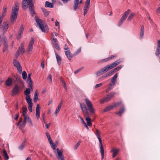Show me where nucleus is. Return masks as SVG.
I'll list each match as a JSON object with an SVG mask.
<instances>
[{
    "instance_id": "9d476101",
    "label": "nucleus",
    "mask_w": 160,
    "mask_h": 160,
    "mask_svg": "<svg viewBox=\"0 0 160 160\" xmlns=\"http://www.w3.org/2000/svg\"><path fill=\"white\" fill-rule=\"evenodd\" d=\"M34 43V40L33 38H31L30 41L27 49V52L28 53H30L33 49V45Z\"/></svg>"
},
{
    "instance_id": "7ed1b4c3",
    "label": "nucleus",
    "mask_w": 160,
    "mask_h": 160,
    "mask_svg": "<svg viewBox=\"0 0 160 160\" xmlns=\"http://www.w3.org/2000/svg\"><path fill=\"white\" fill-rule=\"evenodd\" d=\"M95 135L97 138L98 139L99 142V147L100 148V152L101 153L102 158L103 159L104 158V152L103 148V147L102 144V140L100 138V131L97 129H96V132L95 133Z\"/></svg>"
},
{
    "instance_id": "774afa93",
    "label": "nucleus",
    "mask_w": 160,
    "mask_h": 160,
    "mask_svg": "<svg viewBox=\"0 0 160 160\" xmlns=\"http://www.w3.org/2000/svg\"><path fill=\"white\" fill-rule=\"evenodd\" d=\"M32 105H30L28 106V108L29 110V111L31 112H32Z\"/></svg>"
},
{
    "instance_id": "f3484780",
    "label": "nucleus",
    "mask_w": 160,
    "mask_h": 160,
    "mask_svg": "<svg viewBox=\"0 0 160 160\" xmlns=\"http://www.w3.org/2000/svg\"><path fill=\"white\" fill-rule=\"evenodd\" d=\"M36 117L37 119H38L40 117V107H39V105L38 104L37 105L36 109Z\"/></svg>"
},
{
    "instance_id": "72a5a7b5",
    "label": "nucleus",
    "mask_w": 160,
    "mask_h": 160,
    "mask_svg": "<svg viewBox=\"0 0 160 160\" xmlns=\"http://www.w3.org/2000/svg\"><path fill=\"white\" fill-rule=\"evenodd\" d=\"M30 93V90L29 88H27L25 91H24V94L26 96V97L28 96H30L29 94Z\"/></svg>"
},
{
    "instance_id": "4468645a",
    "label": "nucleus",
    "mask_w": 160,
    "mask_h": 160,
    "mask_svg": "<svg viewBox=\"0 0 160 160\" xmlns=\"http://www.w3.org/2000/svg\"><path fill=\"white\" fill-rule=\"evenodd\" d=\"M121 103V102L117 103L114 105L107 107L104 109H103V111L104 112H106L110 111L112 108L116 107L117 106H118Z\"/></svg>"
},
{
    "instance_id": "09e8293b",
    "label": "nucleus",
    "mask_w": 160,
    "mask_h": 160,
    "mask_svg": "<svg viewBox=\"0 0 160 160\" xmlns=\"http://www.w3.org/2000/svg\"><path fill=\"white\" fill-rule=\"evenodd\" d=\"M61 82L62 83V85H63L64 89H65V90H66L67 89V87L66 86L65 82L62 80H61Z\"/></svg>"
},
{
    "instance_id": "a19ab883",
    "label": "nucleus",
    "mask_w": 160,
    "mask_h": 160,
    "mask_svg": "<svg viewBox=\"0 0 160 160\" xmlns=\"http://www.w3.org/2000/svg\"><path fill=\"white\" fill-rule=\"evenodd\" d=\"M134 15L135 13L133 12L130 13L127 19V21H130L131 19H132L133 18Z\"/></svg>"
},
{
    "instance_id": "5fc2aeb1",
    "label": "nucleus",
    "mask_w": 160,
    "mask_h": 160,
    "mask_svg": "<svg viewBox=\"0 0 160 160\" xmlns=\"http://www.w3.org/2000/svg\"><path fill=\"white\" fill-rule=\"evenodd\" d=\"M48 78L49 79L51 83H52V76L51 74H49L48 76Z\"/></svg>"
},
{
    "instance_id": "2eb2a0df",
    "label": "nucleus",
    "mask_w": 160,
    "mask_h": 160,
    "mask_svg": "<svg viewBox=\"0 0 160 160\" xmlns=\"http://www.w3.org/2000/svg\"><path fill=\"white\" fill-rule=\"evenodd\" d=\"M80 106L83 113L84 114L86 113L88 114L87 109L85 104L83 103H81L80 104Z\"/></svg>"
},
{
    "instance_id": "e433bc0d",
    "label": "nucleus",
    "mask_w": 160,
    "mask_h": 160,
    "mask_svg": "<svg viewBox=\"0 0 160 160\" xmlns=\"http://www.w3.org/2000/svg\"><path fill=\"white\" fill-rule=\"evenodd\" d=\"M42 10L43 11L45 16L47 17L48 15L49 14V11H47V10L44 8H42Z\"/></svg>"
},
{
    "instance_id": "f8f14e48",
    "label": "nucleus",
    "mask_w": 160,
    "mask_h": 160,
    "mask_svg": "<svg viewBox=\"0 0 160 160\" xmlns=\"http://www.w3.org/2000/svg\"><path fill=\"white\" fill-rule=\"evenodd\" d=\"M108 71L106 66L104 67L103 68L100 69L96 72V74L98 76H100L104 72Z\"/></svg>"
},
{
    "instance_id": "4c0bfd02",
    "label": "nucleus",
    "mask_w": 160,
    "mask_h": 160,
    "mask_svg": "<svg viewBox=\"0 0 160 160\" xmlns=\"http://www.w3.org/2000/svg\"><path fill=\"white\" fill-rule=\"evenodd\" d=\"M61 107L59 106H58L55 112V114L56 115V116H57L58 114V113L60 111Z\"/></svg>"
},
{
    "instance_id": "393cba45",
    "label": "nucleus",
    "mask_w": 160,
    "mask_h": 160,
    "mask_svg": "<svg viewBox=\"0 0 160 160\" xmlns=\"http://www.w3.org/2000/svg\"><path fill=\"white\" fill-rule=\"evenodd\" d=\"M117 66V64H116L115 62H114L111 64L110 65H108L106 66L109 71V70Z\"/></svg>"
},
{
    "instance_id": "680f3d73",
    "label": "nucleus",
    "mask_w": 160,
    "mask_h": 160,
    "mask_svg": "<svg viewBox=\"0 0 160 160\" xmlns=\"http://www.w3.org/2000/svg\"><path fill=\"white\" fill-rule=\"evenodd\" d=\"M156 13L158 14H160V6L157 9Z\"/></svg>"
},
{
    "instance_id": "0eeeda50",
    "label": "nucleus",
    "mask_w": 160,
    "mask_h": 160,
    "mask_svg": "<svg viewBox=\"0 0 160 160\" xmlns=\"http://www.w3.org/2000/svg\"><path fill=\"white\" fill-rule=\"evenodd\" d=\"M85 102L90 112L92 113H94V109L92 107V105L90 101L88 98H86L85 99Z\"/></svg>"
},
{
    "instance_id": "8fccbe9b",
    "label": "nucleus",
    "mask_w": 160,
    "mask_h": 160,
    "mask_svg": "<svg viewBox=\"0 0 160 160\" xmlns=\"http://www.w3.org/2000/svg\"><path fill=\"white\" fill-rule=\"evenodd\" d=\"M80 143L81 141H79L74 147V150H76L77 149L78 146L80 145Z\"/></svg>"
},
{
    "instance_id": "0e129e2a",
    "label": "nucleus",
    "mask_w": 160,
    "mask_h": 160,
    "mask_svg": "<svg viewBox=\"0 0 160 160\" xmlns=\"http://www.w3.org/2000/svg\"><path fill=\"white\" fill-rule=\"evenodd\" d=\"M110 59V58L109 57H108V58H105V59L102 60V62H106V61H108V60H109Z\"/></svg>"
},
{
    "instance_id": "f03ea898",
    "label": "nucleus",
    "mask_w": 160,
    "mask_h": 160,
    "mask_svg": "<svg viewBox=\"0 0 160 160\" xmlns=\"http://www.w3.org/2000/svg\"><path fill=\"white\" fill-rule=\"evenodd\" d=\"M50 144L52 149L55 150L54 151V153L56 155V157L58 160H65L64 156L62 155V152L60 151L58 148H57L56 151L55 150L57 145L55 144L53 142L52 143V144Z\"/></svg>"
},
{
    "instance_id": "49530a36",
    "label": "nucleus",
    "mask_w": 160,
    "mask_h": 160,
    "mask_svg": "<svg viewBox=\"0 0 160 160\" xmlns=\"http://www.w3.org/2000/svg\"><path fill=\"white\" fill-rule=\"evenodd\" d=\"M22 77L23 79H25L27 78V74L25 71H23L22 72Z\"/></svg>"
},
{
    "instance_id": "6ab92c4d",
    "label": "nucleus",
    "mask_w": 160,
    "mask_h": 160,
    "mask_svg": "<svg viewBox=\"0 0 160 160\" xmlns=\"http://www.w3.org/2000/svg\"><path fill=\"white\" fill-rule=\"evenodd\" d=\"M119 151V149L115 148H112L110 151L111 152H112V157L113 158H115L117 155L118 152Z\"/></svg>"
},
{
    "instance_id": "423d86ee",
    "label": "nucleus",
    "mask_w": 160,
    "mask_h": 160,
    "mask_svg": "<svg viewBox=\"0 0 160 160\" xmlns=\"http://www.w3.org/2000/svg\"><path fill=\"white\" fill-rule=\"evenodd\" d=\"M18 11L17 10L12 9V11L11 15V21L12 22H14L16 21L17 18Z\"/></svg>"
},
{
    "instance_id": "4d7b16f0",
    "label": "nucleus",
    "mask_w": 160,
    "mask_h": 160,
    "mask_svg": "<svg viewBox=\"0 0 160 160\" xmlns=\"http://www.w3.org/2000/svg\"><path fill=\"white\" fill-rule=\"evenodd\" d=\"M79 118H80L81 122L82 123V124H85L86 122L82 118L81 116H79Z\"/></svg>"
},
{
    "instance_id": "79ce46f5",
    "label": "nucleus",
    "mask_w": 160,
    "mask_h": 160,
    "mask_svg": "<svg viewBox=\"0 0 160 160\" xmlns=\"http://www.w3.org/2000/svg\"><path fill=\"white\" fill-rule=\"evenodd\" d=\"M28 85L29 87V88L32 89V80L31 79H30V80H28Z\"/></svg>"
},
{
    "instance_id": "052dcab7",
    "label": "nucleus",
    "mask_w": 160,
    "mask_h": 160,
    "mask_svg": "<svg viewBox=\"0 0 160 160\" xmlns=\"http://www.w3.org/2000/svg\"><path fill=\"white\" fill-rule=\"evenodd\" d=\"M102 85V83L97 84L95 85V88H97L100 87Z\"/></svg>"
},
{
    "instance_id": "a18cd8bd",
    "label": "nucleus",
    "mask_w": 160,
    "mask_h": 160,
    "mask_svg": "<svg viewBox=\"0 0 160 160\" xmlns=\"http://www.w3.org/2000/svg\"><path fill=\"white\" fill-rule=\"evenodd\" d=\"M116 71H115V70L114 69L107 73V74L108 75V76H110L112 75V74H113Z\"/></svg>"
},
{
    "instance_id": "69168bd1",
    "label": "nucleus",
    "mask_w": 160,
    "mask_h": 160,
    "mask_svg": "<svg viewBox=\"0 0 160 160\" xmlns=\"http://www.w3.org/2000/svg\"><path fill=\"white\" fill-rule=\"evenodd\" d=\"M121 62V60L120 59L116 61L115 62L117 64V65L119 64Z\"/></svg>"
},
{
    "instance_id": "de8ad7c7",
    "label": "nucleus",
    "mask_w": 160,
    "mask_h": 160,
    "mask_svg": "<svg viewBox=\"0 0 160 160\" xmlns=\"http://www.w3.org/2000/svg\"><path fill=\"white\" fill-rule=\"evenodd\" d=\"M25 145V142H23L22 143L20 146L19 147V149L20 150H22L24 147Z\"/></svg>"
},
{
    "instance_id": "e2e57ef3",
    "label": "nucleus",
    "mask_w": 160,
    "mask_h": 160,
    "mask_svg": "<svg viewBox=\"0 0 160 160\" xmlns=\"http://www.w3.org/2000/svg\"><path fill=\"white\" fill-rule=\"evenodd\" d=\"M123 22L120 20L119 21L118 25V27H120L123 23Z\"/></svg>"
},
{
    "instance_id": "ddd939ff",
    "label": "nucleus",
    "mask_w": 160,
    "mask_h": 160,
    "mask_svg": "<svg viewBox=\"0 0 160 160\" xmlns=\"http://www.w3.org/2000/svg\"><path fill=\"white\" fill-rule=\"evenodd\" d=\"M8 28V23L6 22H4L1 27L2 31L3 34L7 32Z\"/></svg>"
},
{
    "instance_id": "a878e982",
    "label": "nucleus",
    "mask_w": 160,
    "mask_h": 160,
    "mask_svg": "<svg viewBox=\"0 0 160 160\" xmlns=\"http://www.w3.org/2000/svg\"><path fill=\"white\" fill-rule=\"evenodd\" d=\"M144 31V27L143 25H142L141 27L140 33V38L141 39H142L143 38Z\"/></svg>"
},
{
    "instance_id": "6e6552de",
    "label": "nucleus",
    "mask_w": 160,
    "mask_h": 160,
    "mask_svg": "<svg viewBox=\"0 0 160 160\" xmlns=\"http://www.w3.org/2000/svg\"><path fill=\"white\" fill-rule=\"evenodd\" d=\"M13 63L14 67L17 68L18 72L21 73L22 72V67L19 62L16 59H14Z\"/></svg>"
},
{
    "instance_id": "c03bdc74",
    "label": "nucleus",
    "mask_w": 160,
    "mask_h": 160,
    "mask_svg": "<svg viewBox=\"0 0 160 160\" xmlns=\"http://www.w3.org/2000/svg\"><path fill=\"white\" fill-rule=\"evenodd\" d=\"M116 71H115V70L114 69L107 73V74L108 75V76H110L112 75V74H113Z\"/></svg>"
},
{
    "instance_id": "603ef678",
    "label": "nucleus",
    "mask_w": 160,
    "mask_h": 160,
    "mask_svg": "<svg viewBox=\"0 0 160 160\" xmlns=\"http://www.w3.org/2000/svg\"><path fill=\"white\" fill-rule=\"evenodd\" d=\"M122 67H123V66L122 65H120L118 66L117 68H115L114 69L115 70V71H116H116H118L120 69H121Z\"/></svg>"
},
{
    "instance_id": "338daca9",
    "label": "nucleus",
    "mask_w": 160,
    "mask_h": 160,
    "mask_svg": "<svg viewBox=\"0 0 160 160\" xmlns=\"http://www.w3.org/2000/svg\"><path fill=\"white\" fill-rule=\"evenodd\" d=\"M81 49L80 48L79 49H78V50H77L76 51V52L75 53V55H76V54H77L81 52Z\"/></svg>"
},
{
    "instance_id": "f257e3e1",
    "label": "nucleus",
    "mask_w": 160,
    "mask_h": 160,
    "mask_svg": "<svg viewBox=\"0 0 160 160\" xmlns=\"http://www.w3.org/2000/svg\"><path fill=\"white\" fill-rule=\"evenodd\" d=\"M35 19L39 28L42 32H48V26L44 21L38 19L36 16L35 17Z\"/></svg>"
},
{
    "instance_id": "6e6d98bb",
    "label": "nucleus",
    "mask_w": 160,
    "mask_h": 160,
    "mask_svg": "<svg viewBox=\"0 0 160 160\" xmlns=\"http://www.w3.org/2000/svg\"><path fill=\"white\" fill-rule=\"evenodd\" d=\"M55 46V48L58 50H59L60 49V48L58 44V43H56L54 44Z\"/></svg>"
},
{
    "instance_id": "37998d69",
    "label": "nucleus",
    "mask_w": 160,
    "mask_h": 160,
    "mask_svg": "<svg viewBox=\"0 0 160 160\" xmlns=\"http://www.w3.org/2000/svg\"><path fill=\"white\" fill-rule=\"evenodd\" d=\"M23 116L24 117V119L23 121H26V122H28L29 120L31 119L28 115L24 116Z\"/></svg>"
},
{
    "instance_id": "bf43d9fd",
    "label": "nucleus",
    "mask_w": 160,
    "mask_h": 160,
    "mask_svg": "<svg viewBox=\"0 0 160 160\" xmlns=\"http://www.w3.org/2000/svg\"><path fill=\"white\" fill-rule=\"evenodd\" d=\"M52 41V42L54 44H56V43H58V41L57 40V39L56 38H53Z\"/></svg>"
},
{
    "instance_id": "9b49d317",
    "label": "nucleus",
    "mask_w": 160,
    "mask_h": 160,
    "mask_svg": "<svg viewBox=\"0 0 160 160\" xmlns=\"http://www.w3.org/2000/svg\"><path fill=\"white\" fill-rule=\"evenodd\" d=\"M20 89V87L18 85H15L12 91V95L13 96L14 95L18 94L19 92Z\"/></svg>"
},
{
    "instance_id": "58836bf2",
    "label": "nucleus",
    "mask_w": 160,
    "mask_h": 160,
    "mask_svg": "<svg viewBox=\"0 0 160 160\" xmlns=\"http://www.w3.org/2000/svg\"><path fill=\"white\" fill-rule=\"evenodd\" d=\"M7 11V8L6 7H3V8L2 13L1 16H2L3 17H4L6 14V12Z\"/></svg>"
},
{
    "instance_id": "5701e85b",
    "label": "nucleus",
    "mask_w": 160,
    "mask_h": 160,
    "mask_svg": "<svg viewBox=\"0 0 160 160\" xmlns=\"http://www.w3.org/2000/svg\"><path fill=\"white\" fill-rule=\"evenodd\" d=\"M118 77V73H116L114 76L112 78L111 82L112 83V84L113 85H115V82L116 81L117 78Z\"/></svg>"
},
{
    "instance_id": "13d9d810",
    "label": "nucleus",
    "mask_w": 160,
    "mask_h": 160,
    "mask_svg": "<svg viewBox=\"0 0 160 160\" xmlns=\"http://www.w3.org/2000/svg\"><path fill=\"white\" fill-rule=\"evenodd\" d=\"M28 122L29 123V126L30 127H31L33 126V124L31 119L29 120Z\"/></svg>"
},
{
    "instance_id": "c756f323",
    "label": "nucleus",
    "mask_w": 160,
    "mask_h": 160,
    "mask_svg": "<svg viewBox=\"0 0 160 160\" xmlns=\"http://www.w3.org/2000/svg\"><path fill=\"white\" fill-rule=\"evenodd\" d=\"M19 3L18 2H15V6L13 8H12V10L14 9L15 10H17V11H18V9H19Z\"/></svg>"
},
{
    "instance_id": "ea45409f",
    "label": "nucleus",
    "mask_w": 160,
    "mask_h": 160,
    "mask_svg": "<svg viewBox=\"0 0 160 160\" xmlns=\"http://www.w3.org/2000/svg\"><path fill=\"white\" fill-rule=\"evenodd\" d=\"M38 99V94L37 93V92H36L34 94V97L33 99V101L34 102H37V100Z\"/></svg>"
},
{
    "instance_id": "b1692460",
    "label": "nucleus",
    "mask_w": 160,
    "mask_h": 160,
    "mask_svg": "<svg viewBox=\"0 0 160 160\" xmlns=\"http://www.w3.org/2000/svg\"><path fill=\"white\" fill-rule=\"evenodd\" d=\"M23 30V28L22 26H21L20 28V29L19 30L18 34L17 35V38L18 39H19L20 38V36L22 34V32Z\"/></svg>"
},
{
    "instance_id": "c9c22d12",
    "label": "nucleus",
    "mask_w": 160,
    "mask_h": 160,
    "mask_svg": "<svg viewBox=\"0 0 160 160\" xmlns=\"http://www.w3.org/2000/svg\"><path fill=\"white\" fill-rule=\"evenodd\" d=\"M160 53V47H157L156 50L155 52L156 55L158 57Z\"/></svg>"
},
{
    "instance_id": "dca6fc26",
    "label": "nucleus",
    "mask_w": 160,
    "mask_h": 160,
    "mask_svg": "<svg viewBox=\"0 0 160 160\" xmlns=\"http://www.w3.org/2000/svg\"><path fill=\"white\" fill-rule=\"evenodd\" d=\"M82 2V1L81 0L79 2V0H74V10H76L78 8V5L79 3H81Z\"/></svg>"
},
{
    "instance_id": "39448f33",
    "label": "nucleus",
    "mask_w": 160,
    "mask_h": 160,
    "mask_svg": "<svg viewBox=\"0 0 160 160\" xmlns=\"http://www.w3.org/2000/svg\"><path fill=\"white\" fill-rule=\"evenodd\" d=\"M22 7L24 9H26L28 6L33 5L32 0H22Z\"/></svg>"
},
{
    "instance_id": "4be33fe9",
    "label": "nucleus",
    "mask_w": 160,
    "mask_h": 160,
    "mask_svg": "<svg viewBox=\"0 0 160 160\" xmlns=\"http://www.w3.org/2000/svg\"><path fill=\"white\" fill-rule=\"evenodd\" d=\"M26 99L28 106L33 105V104L32 102V99L30 98V96L26 97Z\"/></svg>"
},
{
    "instance_id": "c85d7f7f",
    "label": "nucleus",
    "mask_w": 160,
    "mask_h": 160,
    "mask_svg": "<svg viewBox=\"0 0 160 160\" xmlns=\"http://www.w3.org/2000/svg\"><path fill=\"white\" fill-rule=\"evenodd\" d=\"M45 7H46L52 8L53 7V3H50L48 1H46L45 2Z\"/></svg>"
},
{
    "instance_id": "1a4fd4ad",
    "label": "nucleus",
    "mask_w": 160,
    "mask_h": 160,
    "mask_svg": "<svg viewBox=\"0 0 160 160\" xmlns=\"http://www.w3.org/2000/svg\"><path fill=\"white\" fill-rule=\"evenodd\" d=\"M90 1V0H87L86 2L85 5L84 6L83 9V15L84 16L87 14L89 8Z\"/></svg>"
},
{
    "instance_id": "864d4df0",
    "label": "nucleus",
    "mask_w": 160,
    "mask_h": 160,
    "mask_svg": "<svg viewBox=\"0 0 160 160\" xmlns=\"http://www.w3.org/2000/svg\"><path fill=\"white\" fill-rule=\"evenodd\" d=\"M26 123V121H23L22 123L20 125L19 128H24L25 126Z\"/></svg>"
},
{
    "instance_id": "f704fd0d",
    "label": "nucleus",
    "mask_w": 160,
    "mask_h": 160,
    "mask_svg": "<svg viewBox=\"0 0 160 160\" xmlns=\"http://www.w3.org/2000/svg\"><path fill=\"white\" fill-rule=\"evenodd\" d=\"M27 109L26 107H23V111L22 114L23 116L28 115L27 112Z\"/></svg>"
},
{
    "instance_id": "2f4dec72",
    "label": "nucleus",
    "mask_w": 160,
    "mask_h": 160,
    "mask_svg": "<svg viewBox=\"0 0 160 160\" xmlns=\"http://www.w3.org/2000/svg\"><path fill=\"white\" fill-rule=\"evenodd\" d=\"M3 152L4 159L6 160H8L9 159V157L6 151L5 150H3Z\"/></svg>"
},
{
    "instance_id": "412c9836",
    "label": "nucleus",
    "mask_w": 160,
    "mask_h": 160,
    "mask_svg": "<svg viewBox=\"0 0 160 160\" xmlns=\"http://www.w3.org/2000/svg\"><path fill=\"white\" fill-rule=\"evenodd\" d=\"M29 10L30 12V13L32 16H33L34 13V7L33 5H30L29 7Z\"/></svg>"
},
{
    "instance_id": "20e7f679",
    "label": "nucleus",
    "mask_w": 160,
    "mask_h": 160,
    "mask_svg": "<svg viewBox=\"0 0 160 160\" xmlns=\"http://www.w3.org/2000/svg\"><path fill=\"white\" fill-rule=\"evenodd\" d=\"M115 94V92H113L108 94L103 99L100 100V103L102 104L104 102L109 101L114 96Z\"/></svg>"
},
{
    "instance_id": "3c124183",
    "label": "nucleus",
    "mask_w": 160,
    "mask_h": 160,
    "mask_svg": "<svg viewBox=\"0 0 160 160\" xmlns=\"http://www.w3.org/2000/svg\"><path fill=\"white\" fill-rule=\"evenodd\" d=\"M130 10V9H128L127 11L125 12L124 13V15H123L127 18V16L128 15Z\"/></svg>"
},
{
    "instance_id": "473e14b6",
    "label": "nucleus",
    "mask_w": 160,
    "mask_h": 160,
    "mask_svg": "<svg viewBox=\"0 0 160 160\" xmlns=\"http://www.w3.org/2000/svg\"><path fill=\"white\" fill-rule=\"evenodd\" d=\"M85 120L87 121V124L88 125V126H90L92 125L91 122V119L89 117L86 118Z\"/></svg>"
},
{
    "instance_id": "bb28decb",
    "label": "nucleus",
    "mask_w": 160,
    "mask_h": 160,
    "mask_svg": "<svg viewBox=\"0 0 160 160\" xmlns=\"http://www.w3.org/2000/svg\"><path fill=\"white\" fill-rule=\"evenodd\" d=\"M55 54L58 63V65H60L61 60V58L57 53H55Z\"/></svg>"
},
{
    "instance_id": "aec40b11",
    "label": "nucleus",
    "mask_w": 160,
    "mask_h": 160,
    "mask_svg": "<svg viewBox=\"0 0 160 160\" xmlns=\"http://www.w3.org/2000/svg\"><path fill=\"white\" fill-rule=\"evenodd\" d=\"M65 53L67 58L69 60H71L72 58V56L71 54L70 50H68L65 51Z\"/></svg>"
},
{
    "instance_id": "7c9ffc66",
    "label": "nucleus",
    "mask_w": 160,
    "mask_h": 160,
    "mask_svg": "<svg viewBox=\"0 0 160 160\" xmlns=\"http://www.w3.org/2000/svg\"><path fill=\"white\" fill-rule=\"evenodd\" d=\"M124 108L123 107L118 112H116V114L119 116H121L122 114L124 112Z\"/></svg>"
},
{
    "instance_id": "a211bd4d",
    "label": "nucleus",
    "mask_w": 160,
    "mask_h": 160,
    "mask_svg": "<svg viewBox=\"0 0 160 160\" xmlns=\"http://www.w3.org/2000/svg\"><path fill=\"white\" fill-rule=\"evenodd\" d=\"M25 43L24 42H22L20 47L18 48V51L20 53H24L25 52V50L24 48V47Z\"/></svg>"
},
{
    "instance_id": "cd10ccee",
    "label": "nucleus",
    "mask_w": 160,
    "mask_h": 160,
    "mask_svg": "<svg viewBox=\"0 0 160 160\" xmlns=\"http://www.w3.org/2000/svg\"><path fill=\"white\" fill-rule=\"evenodd\" d=\"M12 79L11 78H9L6 81V85L7 86H10L12 83Z\"/></svg>"
}]
</instances>
